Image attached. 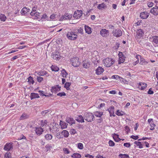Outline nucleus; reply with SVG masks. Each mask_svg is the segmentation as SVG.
Segmentation results:
<instances>
[{
	"instance_id": "obj_28",
	"label": "nucleus",
	"mask_w": 158,
	"mask_h": 158,
	"mask_svg": "<svg viewBox=\"0 0 158 158\" xmlns=\"http://www.w3.org/2000/svg\"><path fill=\"white\" fill-rule=\"evenodd\" d=\"M141 56L139 55H137L135 56V58L137 59V60L133 62V64L134 65H135L137 64H138L139 62V59H140V58H141Z\"/></svg>"
},
{
	"instance_id": "obj_24",
	"label": "nucleus",
	"mask_w": 158,
	"mask_h": 158,
	"mask_svg": "<svg viewBox=\"0 0 158 158\" xmlns=\"http://www.w3.org/2000/svg\"><path fill=\"white\" fill-rule=\"evenodd\" d=\"M85 32L88 34H90L92 32L91 28L86 25H85Z\"/></svg>"
},
{
	"instance_id": "obj_13",
	"label": "nucleus",
	"mask_w": 158,
	"mask_h": 158,
	"mask_svg": "<svg viewBox=\"0 0 158 158\" xmlns=\"http://www.w3.org/2000/svg\"><path fill=\"white\" fill-rule=\"evenodd\" d=\"M13 148L12 143H7L4 146V149L5 150L9 151Z\"/></svg>"
},
{
	"instance_id": "obj_4",
	"label": "nucleus",
	"mask_w": 158,
	"mask_h": 158,
	"mask_svg": "<svg viewBox=\"0 0 158 158\" xmlns=\"http://www.w3.org/2000/svg\"><path fill=\"white\" fill-rule=\"evenodd\" d=\"M84 118L85 120L88 122H91L94 118V115L90 112H86L84 115Z\"/></svg>"
},
{
	"instance_id": "obj_1",
	"label": "nucleus",
	"mask_w": 158,
	"mask_h": 158,
	"mask_svg": "<svg viewBox=\"0 0 158 158\" xmlns=\"http://www.w3.org/2000/svg\"><path fill=\"white\" fill-rule=\"evenodd\" d=\"M115 61L113 58L107 57L103 60L102 63L105 67L109 68L112 66L115 63Z\"/></svg>"
},
{
	"instance_id": "obj_57",
	"label": "nucleus",
	"mask_w": 158,
	"mask_h": 158,
	"mask_svg": "<svg viewBox=\"0 0 158 158\" xmlns=\"http://www.w3.org/2000/svg\"><path fill=\"white\" fill-rule=\"evenodd\" d=\"M83 145L81 143H79L78 144V148L80 149H82L83 148Z\"/></svg>"
},
{
	"instance_id": "obj_48",
	"label": "nucleus",
	"mask_w": 158,
	"mask_h": 158,
	"mask_svg": "<svg viewBox=\"0 0 158 158\" xmlns=\"http://www.w3.org/2000/svg\"><path fill=\"white\" fill-rule=\"evenodd\" d=\"M45 137L47 140H50L52 139V136L50 134H47L45 135Z\"/></svg>"
},
{
	"instance_id": "obj_8",
	"label": "nucleus",
	"mask_w": 158,
	"mask_h": 158,
	"mask_svg": "<svg viewBox=\"0 0 158 158\" xmlns=\"http://www.w3.org/2000/svg\"><path fill=\"white\" fill-rule=\"evenodd\" d=\"M34 131L37 135L40 136L42 134L44 130L40 127H36L34 128Z\"/></svg>"
},
{
	"instance_id": "obj_40",
	"label": "nucleus",
	"mask_w": 158,
	"mask_h": 158,
	"mask_svg": "<svg viewBox=\"0 0 158 158\" xmlns=\"http://www.w3.org/2000/svg\"><path fill=\"white\" fill-rule=\"evenodd\" d=\"M61 74L63 77L66 78L68 73L64 69H63L61 71Z\"/></svg>"
},
{
	"instance_id": "obj_3",
	"label": "nucleus",
	"mask_w": 158,
	"mask_h": 158,
	"mask_svg": "<svg viewBox=\"0 0 158 158\" xmlns=\"http://www.w3.org/2000/svg\"><path fill=\"white\" fill-rule=\"evenodd\" d=\"M79 60L78 57H73L70 59V64L74 67H78L81 64V62L79 61Z\"/></svg>"
},
{
	"instance_id": "obj_63",
	"label": "nucleus",
	"mask_w": 158,
	"mask_h": 158,
	"mask_svg": "<svg viewBox=\"0 0 158 158\" xmlns=\"http://www.w3.org/2000/svg\"><path fill=\"white\" fill-rule=\"evenodd\" d=\"M46 148V151L48 152L50 149L51 146L49 144H47L45 147Z\"/></svg>"
},
{
	"instance_id": "obj_14",
	"label": "nucleus",
	"mask_w": 158,
	"mask_h": 158,
	"mask_svg": "<svg viewBox=\"0 0 158 158\" xmlns=\"http://www.w3.org/2000/svg\"><path fill=\"white\" fill-rule=\"evenodd\" d=\"M137 84L139 89L140 90H144L147 86V84L144 82H139Z\"/></svg>"
},
{
	"instance_id": "obj_26",
	"label": "nucleus",
	"mask_w": 158,
	"mask_h": 158,
	"mask_svg": "<svg viewBox=\"0 0 158 158\" xmlns=\"http://www.w3.org/2000/svg\"><path fill=\"white\" fill-rule=\"evenodd\" d=\"M90 64V62L87 60H85L83 62V67L86 69L89 68Z\"/></svg>"
},
{
	"instance_id": "obj_56",
	"label": "nucleus",
	"mask_w": 158,
	"mask_h": 158,
	"mask_svg": "<svg viewBox=\"0 0 158 158\" xmlns=\"http://www.w3.org/2000/svg\"><path fill=\"white\" fill-rule=\"evenodd\" d=\"M108 143L110 146L113 147L114 146L115 143L114 142L111 140H110L109 141Z\"/></svg>"
},
{
	"instance_id": "obj_50",
	"label": "nucleus",
	"mask_w": 158,
	"mask_h": 158,
	"mask_svg": "<svg viewBox=\"0 0 158 158\" xmlns=\"http://www.w3.org/2000/svg\"><path fill=\"white\" fill-rule=\"evenodd\" d=\"M5 158H11V154L10 152H6L4 155Z\"/></svg>"
},
{
	"instance_id": "obj_7",
	"label": "nucleus",
	"mask_w": 158,
	"mask_h": 158,
	"mask_svg": "<svg viewBox=\"0 0 158 158\" xmlns=\"http://www.w3.org/2000/svg\"><path fill=\"white\" fill-rule=\"evenodd\" d=\"M112 34L114 36L119 37L122 35V32L120 30L117 29L113 31Z\"/></svg>"
},
{
	"instance_id": "obj_54",
	"label": "nucleus",
	"mask_w": 158,
	"mask_h": 158,
	"mask_svg": "<svg viewBox=\"0 0 158 158\" xmlns=\"http://www.w3.org/2000/svg\"><path fill=\"white\" fill-rule=\"evenodd\" d=\"M33 17H34L35 19L40 18V13L39 12H36Z\"/></svg>"
},
{
	"instance_id": "obj_53",
	"label": "nucleus",
	"mask_w": 158,
	"mask_h": 158,
	"mask_svg": "<svg viewBox=\"0 0 158 158\" xmlns=\"http://www.w3.org/2000/svg\"><path fill=\"white\" fill-rule=\"evenodd\" d=\"M93 62L94 63V64H97V63H99V59H97V58H96V60L95 59V58L94 57L93 58Z\"/></svg>"
},
{
	"instance_id": "obj_22",
	"label": "nucleus",
	"mask_w": 158,
	"mask_h": 158,
	"mask_svg": "<svg viewBox=\"0 0 158 158\" xmlns=\"http://www.w3.org/2000/svg\"><path fill=\"white\" fill-rule=\"evenodd\" d=\"M104 71L103 68L101 67H98L96 70V73L97 75H99L101 74Z\"/></svg>"
},
{
	"instance_id": "obj_44",
	"label": "nucleus",
	"mask_w": 158,
	"mask_h": 158,
	"mask_svg": "<svg viewBox=\"0 0 158 158\" xmlns=\"http://www.w3.org/2000/svg\"><path fill=\"white\" fill-rule=\"evenodd\" d=\"M6 19V17L5 15L3 14L0 15V20L1 21L4 22Z\"/></svg>"
},
{
	"instance_id": "obj_37",
	"label": "nucleus",
	"mask_w": 158,
	"mask_h": 158,
	"mask_svg": "<svg viewBox=\"0 0 158 158\" xmlns=\"http://www.w3.org/2000/svg\"><path fill=\"white\" fill-rule=\"evenodd\" d=\"M48 123V121L46 120H42L40 121L39 124L42 127H43L44 126H46Z\"/></svg>"
},
{
	"instance_id": "obj_41",
	"label": "nucleus",
	"mask_w": 158,
	"mask_h": 158,
	"mask_svg": "<svg viewBox=\"0 0 158 158\" xmlns=\"http://www.w3.org/2000/svg\"><path fill=\"white\" fill-rule=\"evenodd\" d=\"M102 112L96 111L94 112V114L97 117H100L102 115Z\"/></svg>"
},
{
	"instance_id": "obj_33",
	"label": "nucleus",
	"mask_w": 158,
	"mask_h": 158,
	"mask_svg": "<svg viewBox=\"0 0 158 158\" xmlns=\"http://www.w3.org/2000/svg\"><path fill=\"white\" fill-rule=\"evenodd\" d=\"M28 81L27 82L29 84H32L33 85L34 83V81L33 80V78L31 77H29L27 79Z\"/></svg>"
},
{
	"instance_id": "obj_21",
	"label": "nucleus",
	"mask_w": 158,
	"mask_h": 158,
	"mask_svg": "<svg viewBox=\"0 0 158 158\" xmlns=\"http://www.w3.org/2000/svg\"><path fill=\"white\" fill-rule=\"evenodd\" d=\"M108 110L109 112L110 116H115L114 113V108L113 106H111L108 109Z\"/></svg>"
},
{
	"instance_id": "obj_49",
	"label": "nucleus",
	"mask_w": 158,
	"mask_h": 158,
	"mask_svg": "<svg viewBox=\"0 0 158 158\" xmlns=\"http://www.w3.org/2000/svg\"><path fill=\"white\" fill-rule=\"evenodd\" d=\"M121 78L123 79L122 82H123L124 84L127 85H130L131 83V81H128L127 80L123 79L122 77H121Z\"/></svg>"
},
{
	"instance_id": "obj_5",
	"label": "nucleus",
	"mask_w": 158,
	"mask_h": 158,
	"mask_svg": "<svg viewBox=\"0 0 158 158\" xmlns=\"http://www.w3.org/2000/svg\"><path fill=\"white\" fill-rule=\"evenodd\" d=\"M144 34L143 30L141 29H137L136 31L135 38L137 39H139L143 37Z\"/></svg>"
},
{
	"instance_id": "obj_36",
	"label": "nucleus",
	"mask_w": 158,
	"mask_h": 158,
	"mask_svg": "<svg viewBox=\"0 0 158 158\" xmlns=\"http://www.w3.org/2000/svg\"><path fill=\"white\" fill-rule=\"evenodd\" d=\"M71 156L73 158H80L81 156V155L78 153H74Z\"/></svg>"
},
{
	"instance_id": "obj_23",
	"label": "nucleus",
	"mask_w": 158,
	"mask_h": 158,
	"mask_svg": "<svg viewBox=\"0 0 158 158\" xmlns=\"http://www.w3.org/2000/svg\"><path fill=\"white\" fill-rule=\"evenodd\" d=\"M107 7L106 5L104 2H102L100 4H98L97 6V8L100 10H102L105 9Z\"/></svg>"
},
{
	"instance_id": "obj_15",
	"label": "nucleus",
	"mask_w": 158,
	"mask_h": 158,
	"mask_svg": "<svg viewBox=\"0 0 158 158\" xmlns=\"http://www.w3.org/2000/svg\"><path fill=\"white\" fill-rule=\"evenodd\" d=\"M52 56L53 59L56 60H59L60 59L61 56L60 53L57 52L53 53Z\"/></svg>"
},
{
	"instance_id": "obj_2",
	"label": "nucleus",
	"mask_w": 158,
	"mask_h": 158,
	"mask_svg": "<svg viewBox=\"0 0 158 158\" xmlns=\"http://www.w3.org/2000/svg\"><path fill=\"white\" fill-rule=\"evenodd\" d=\"M67 37L69 40H74L77 39V35L76 32L73 31H69L67 34Z\"/></svg>"
},
{
	"instance_id": "obj_25",
	"label": "nucleus",
	"mask_w": 158,
	"mask_h": 158,
	"mask_svg": "<svg viewBox=\"0 0 158 158\" xmlns=\"http://www.w3.org/2000/svg\"><path fill=\"white\" fill-rule=\"evenodd\" d=\"M66 121L70 124L75 123V120L73 118L70 117H67L66 118Z\"/></svg>"
},
{
	"instance_id": "obj_11",
	"label": "nucleus",
	"mask_w": 158,
	"mask_h": 158,
	"mask_svg": "<svg viewBox=\"0 0 158 158\" xmlns=\"http://www.w3.org/2000/svg\"><path fill=\"white\" fill-rule=\"evenodd\" d=\"M148 122L149 125L151 127L150 130H153L155 129V127L156 126V125L153 121V119L152 118H149L148 120Z\"/></svg>"
},
{
	"instance_id": "obj_42",
	"label": "nucleus",
	"mask_w": 158,
	"mask_h": 158,
	"mask_svg": "<svg viewBox=\"0 0 158 158\" xmlns=\"http://www.w3.org/2000/svg\"><path fill=\"white\" fill-rule=\"evenodd\" d=\"M71 85V83L69 82H66L64 85V87L67 90H69L70 89V86Z\"/></svg>"
},
{
	"instance_id": "obj_10",
	"label": "nucleus",
	"mask_w": 158,
	"mask_h": 158,
	"mask_svg": "<svg viewBox=\"0 0 158 158\" xmlns=\"http://www.w3.org/2000/svg\"><path fill=\"white\" fill-rule=\"evenodd\" d=\"M72 14L68 13H66L64 15H62L60 18V20L62 21L64 20L70 19L72 18Z\"/></svg>"
},
{
	"instance_id": "obj_64",
	"label": "nucleus",
	"mask_w": 158,
	"mask_h": 158,
	"mask_svg": "<svg viewBox=\"0 0 158 158\" xmlns=\"http://www.w3.org/2000/svg\"><path fill=\"white\" fill-rule=\"evenodd\" d=\"M123 145L127 148H129L131 146V144L129 143H124Z\"/></svg>"
},
{
	"instance_id": "obj_35",
	"label": "nucleus",
	"mask_w": 158,
	"mask_h": 158,
	"mask_svg": "<svg viewBox=\"0 0 158 158\" xmlns=\"http://www.w3.org/2000/svg\"><path fill=\"white\" fill-rule=\"evenodd\" d=\"M39 75L40 76H43L44 75H46L47 76H48L49 75L47 73V72L46 71H40L38 73Z\"/></svg>"
},
{
	"instance_id": "obj_60",
	"label": "nucleus",
	"mask_w": 158,
	"mask_h": 158,
	"mask_svg": "<svg viewBox=\"0 0 158 158\" xmlns=\"http://www.w3.org/2000/svg\"><path fill=\"white\" fill-rule=\"evenodd\" d=\"M78 32L79 33L81 34H83V29L81 27L79 28L77 30Z\"/></svg>"
},
{
	"instance_id": "obj_38",
	"label": "nucleus",
	"mask_w": 158,
	"mask_h": 158,
	"mask_svg": "<svg viewBox=\"0 0 158 158\" xmlns=\"http://www.w3.org/2000/svg\"><path fill=\"white\" fill-rule=\"evenodd\" d=\"M148 62L146 61L144 58L142 57L140 58V62H139L140 64L143 65V64H148Z\"/></svg>"
},
{
	"instance_id": "obj_16",
	"label": "nucleus",
	"mask_w": 158,
	"mask_h": 158,
	"mask_svg": "<svg viewBox=\"0 0 158 158\" xmlns=\"http://www.w3.org/2000/svg\"><path fill=\"white\" fill-rule=\"evenodd\" d=\"M60 86L59 85H57L56 86L52 87L51 89L52 92L53 93H56L60 90Z\"/></svg>"
},
{
	"instance_id": "obj_62",
	"label": "nucleus",
	"mask_w": 158,
	"mask_h": 158,
	"mask_svg": "<svg viewBox=\"0 0 158 158\" xmlns=\"http://www.w3.org/2000/svg\"><path fill=\"white\" fill-rule=\"evenodd\" d=\"M70 133L71 134L74 135L76 133V131L75 129H71L70 131Z\"/></svg>"
},
{
	"instance_id": "obj_51",
	"label": "nucleus",
	"mask_w": 158,
	"mask_h": 158,
	"mask_svg": "<svg viewBox=\"0 0 158 158\" xmlns=\"http://www.w3.org/2000/svg\"><path fill=\"white\" fill-rule=\"evenodd\" d=\"M37 12L36 10V8L35 7H34L32 9L30 13V15L32 16H34V15Z\"/></svg>"
},
{
	"instance_id": "obj_55",
	"label": "nucleus",
	"mask_w": 158,
	"mask_h": 158,
	"mask_svg": "<svg viewBox=\"0 0 158 158\" xmlns=\"http://www.w3.org/2000/svg\"><path fill=\"white\" fill-rule=\"evenodd\" d=\"M37 80L38 82H41V81H43V78L41 77L37 76Z\"/></svg>"
},
{
	"instance_id": "obj_39",
	"label": "nucleus",
	"mask_w": 158,
	"mask_h": 158,
	"mask_svg": "<svg viewBox=\"0 0 158 158\" xmlns=\"http://www.w3.org/2000/svg\"><path fill=\"white\" fill-rule=\"evenodd\" d=\"M118 156L120 158H129V156L127 154H120Z\"/></svg>"
},
{
	"instance_id": "obj_58",
	"label": "nucleus",
	"mask_w": 158,
	"mask_h": 158,
	"mask_svg": "<svg viewBox=\"0 0 158 158\" xmlns=\"http://www.w3.org/2000/svg\"><path fill=\"white\" fill-rule=\"evenodd\" d=\"M56 14H53L50 15V19H52V20L55 19L56 18Z\"/></svg>"
},
{
	"instance_id": "obj_19",
	"label": "nucleus",
	"mask_w": 158,
	"mask_h": 158,
	"mask_svg": "<svg viewBox=\"0 0 158 158\" xmlns=\"http://www.w3.org/2000/svg\"><path fill=\"white\" fill-rule=\"evenodd\" d=\"M152 42L154 46L158 44V36H153L152 37Z\"/></svg>"
},
{
	"instance_id": "obj_59",
	"label": "nucleus",
	"mask_w": 158,
	"mask_h": 158,
	"mask_svg": "<svg viewBox=\"0 0 158 158\" xmlns=\"http://www.w3.org/2000/svg\"><path fill=\"white\" fill-rule=\"evenodd\" d=\"M57 95L61 97L63 96H65L66 95V94L64 92H62L58 93Z\"/></svg>"
},
{
	"instance_id": "obj_17",
	"label": "nucleus",
	"mask_w": 158,
	"mask_h": 158,
	"mask_svg": "<svg viewBox=\"0 0 158 158\" xmlns=\"http://www.w3.org/2000/svg\"><path fill=\"white\" fill-rule=\"evenodd\" d=\"M149 15V13H148L147 12L144 11L140 13V16L142 19H146L148 18Z\"/></svg>"
},
{
	"instance_id": "obj_61",
	"label": "nucleus",
	"mask_w": 158,
	"mask_h": 158,
	"mask_svg": "<svg viewBox=\"0 0 158 158\" xmlns=\"http://www.w3.org/2000/svg\"><path fill=\"white\" fill-rule=\"evenodd\" d=\"M148 93L150 94H152L154 93V92L152 90V89L151 88L148 89Z\"/></svg>"
},
{
	"instance_id": "obj_45",
	"label": "nucleus",
	"mask_w": 158,
	"mask_h": 158,
	"mask_svg": "<svg viewBox=\"0 0 158 158\" xmlns=\"http://www.w3.org/2000/svg\"><path fill=\"white\" fill-rule=\"evenodd\" d=\"M77 121L83 123L84 122V119L83 117L81 115H80L78 116L77 118Z\"/></svg>"
},
{
	"instance_id": "obj_6",
	"label": "nucleus",
	"mask_w": 158,
	"mask_h": 158,
	"mask_svg": "<svg viewBox=\"0 0 158 158\" xmlns=\"http://www.w3.org/2000/svg\"><path fill=\"white\" fill-rule=\"evenodd\" d=\"M82 11L81 10L76 11L73 14V17L75 19H79L82 16Z\"/></svg>"
},
{
	"instance_id": "obj_30",
	"label": "nucleus",
	"mask_w": 158,
	"mask_h": 158,
	"mask_svg": "<svg viewBox=\"0 0 158 158\" xmlns=\"http://www.w3.org/2000/svg\"><path fill=\"white\" fill-rule=\"evenodd\" d=\"M60 125L61 128L62 129H65L67 127L68 124L64 122L60 121Z\"/></svg>"
},
{
	"instance_id": "obj_18",
	"label": "nucleus",
	"mask_w": 158,
	"mask_h": 158,
	"mask_svg": "<svg viewBox=\"0 0 158 158\" xmlns=\"http://www.w3.org/2000/svg\"><path fill=\"white\" fill-rule=\"evenodd\" d=\"M150 12L154 15H158V7L155 6L152 8L150 10Z\"/></svg>"
},
{
	"instance_id": "obj_32",
	"label": "nucleus",
	"mask_w": 158,
	"mask_h": 158,
	"mask_svg": "<svg viewBox=\"0 0 158 158\" xmlns=\"http://www.w3.org/2000/svg\"><path fill=\"white\" fill-rule=\"evenodd\" d=\"M51 68L52 71L57 72L59 70V68L55 65H52Z\"/></svg>"
},
{
	"instance_id": "obj_20",
	"label": "nucleus",
	"mask_w": 158,
	"mask_h": 158,
	"mask_svg": "<svg viewBox=\"0 0 158 158\" xmlns=\"http://www.w3.org/2000/svg\"><path fill=\"white\" fill-rule=\"evenodd\" d=\"M60 127L58 124H55L53 126L51 130L53 133H56L59 131Z\"/></svg>"
},
{
	"instance_id": "obj_47",
	"label": "nucleus",
	"mask_w": 158,
	"mask_h": 158,
	"mask_svg": "<svg viewBox=\"0 0 158 158\" xmlns=\"http://www.w3.org/2000/svg\"><path fill=\"white\" fill-rule=\"evenodd\" d=\"M62 134L64 137H68L69 135V133L66 130H63L62 132Z\"/></svg>"
},
{
	"instance_id": "obj_27",
	"label": "nucleus",
	"mask_w": 158,
	"mask_h": 158,
	"mask_svg": "<svg viewBox=\"0 0 158 158\" xmlns=\"http://www.w3.org/2000/svg\"><path fill=\"white\" fill-rule=\"evenodd\" d=\"M40 96L39 94L37 93H31L30 95V98L31 100L35 98H39Z\"/></svg>"
},
{
	"instance_id": "obj_31",
	"label": "nucleus",
	"mask_w": 158,
	"mask_h": 158,
	"mask_svg": "<svg viewBox=\"0 0 158 158\" xmlns=\"http://www.w3.org/2000/svg\"><path fill=\"white\" fill-rule=\"evenodd\" d=\"M30 10V9L25 7H23L21 10V13L22 14L25 15Z\"/></svg>"
},
{
	"instance_id": "obj_29",
	"label": "nucleus",
	"mask_w": 158,
	"mask_h": 158,
	"mask_svg": "<svg viewBox=\"0 0 158 158\" xmlns=\"http://www.w3.org/2000/svg\"><path fill=\"white\" fill-rule=\"evenodd\" d=\"M29 116L27 115V114L24 113L22 114L19 118L20 120H23L24 119L28 118Z\"/></svg>"
},
{
	"instance_id": "obj_43",
	"label": "nucleus",
	"mask_w": 158,
	"mask_h": 158,
	"mask_svg": "<svg viewBox=\"0 0 158 158\" xmlns=\"http://www.w3.org/2000/svg\"><path fill=\"white\" fill-rule=\"evenodd\" d=\"M116 114L118 116H121L123 115L125 113L123 111H120V110H118L116 112Z\"/></svg>"
},
{
	"instance_id": "obj_9",
	"label": "nucleus",
	"mask_w": 158,
	"mask_h": 158,
	"mask_svg": "<svg viewBox=\"0 0 158 158\" xmlns=\"http://www.w3.org/2000/svg\"><path fill=\"white\" fill-rule=\"evenodd\" d=\"M118 55L119 57L118 60V64H119L123 63L125 60L126 58L125 55L123 54L122 52H119Z\"/></svg>"
},
{
	"instance_id": "obj_12",
	"label": "nucleus",
	"mask_w": 158,
	"mask_h": 158,
	"mask_svg": "<svg viewBox=\"0 0 158 158\" xmlns=\"http://www.w3.org/2000/svg\"><path fill=\"white\" fill-rule=\"evenodd\" d=\"M100 35L103 37H106L109 35L108 30L106 29H102L100 31Z\"/></svg>"
},
{
	"instance_id": "obj_46",
	"label": "nucleus",
	"mask_w": 158,
	"mask_h": 158,
	"mask_svg": "<svg viewBox=\"0 0 158 158\" xmlns=\"http://www.w3.org/2000/svg\"><path fill=\"white\" fill-rule=\"evenodd\" d=\"M134 143L137 146H139V148H143V145L140 142L136 141Z\"/></svg>"
},
{
	"instance_id": "obj_52",
	"label": "nucleus",
	"mask_w": 158,
	"mask_h": 158,
	"mask_svg": "<svg viewBox=\"0 0 158 158\" xmlns=\"http://www.w3.org/2000/svg\"><path fill=\"white\" fill-rule=\"evenodd\" d=\"M63 151L64 154H68L70 153V152L69 149L66 148H63Z\"/></svg>"
},
{
	"instance_id": "obj_34",
	"label": "nucleus",
	"mask_w": 158,
	"mask_h": 158,
	"mask_svg": "<svg viewBox=\"0 0 158 158\" xmlns=\"http://www.w3.org/2000/svg\"><path fill=\"white\" fill-rule=\"evenodd\" d=\"M113 138L116 142H118L121 140V139L118 137V135L115 134L113 135Z\"/></svg>"
}]
</instances>
